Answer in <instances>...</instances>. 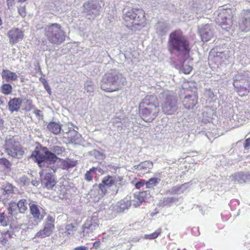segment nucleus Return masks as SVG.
Masks as SVG:
<instances>
[{
	"instance_id": "1",
	"label": "nucleus",
	"mask_w": 250,
	"mask_h": 250,
	"mask_svg": "<svg viewBox=\"0 0 250 250\" xmlns=\"http://www.w3.org/2000/svg\"><path fill=\"white\" fill-rule=\"evenodd\" d=\"M159 112V103L156 95L146 96L139 104V115L146 122H152L158 116Z\"/></svg>"
},
{
	"instance_id": "2",
	"label": "nucleus",
	"mask_w": 250,
	"mask_h": 250,
	"mask_svg": "<svg viewBox=\"0 0 250 250\" xmlns=\"http://www.w3.org/2000/svg\"><path fill=\"white\" fill-rule=\"evenodd\" d=\"M168 50L171 52H176L183 56H188L191 51L190 42L180 30L172 32L168 41Z\"/></svg>"
},
{
	"instance_id": "3",
	"label": "nucleus",
	"mask_w": 250,
	"mask_h": 250,
	"mask_svg": "<svg viewBox=\"0 0 250 250\" xmlns=\"http://www.w3.org/2000/svg\"><path fill=\"white\" fill-rule=\"evenodd\" d=\"M123 19L125 25L131 30L142 28L147 24L146 13L141 8L132 7L129 9L123 14Z\"/></svg>"
},
{
	"instance_id": "4",
	"label": "nucleus",
	"mask_w": 250,
	"mask_h": 250,
	"mask_svg": "<svg viewBox=\"0 0 250 250\" xmlns=\"http://www.w3.org/2000/svg\"><path fill=\"white\" fill-rule=\"evenodd\" d=\"M125 83V79L122 74L107 73L103 78L101 87L106 92H112L119 90Z\"/></svg>"
},
{
	"instance_id": "5",
	"label": "nucleus",
	"mask_w": 250,
	"mask_h": 250,
	"mask_svg": "<svg viewBox=\"0 0 250 250\" xmlns=\"http://www.w3.org/2000/svg\"><path fill=\"white\" fill-rule=\"evenodd\" d=\"M44 35L49 42L60 45L65 40V33L58 23H52L45 28Z\"/></svg>"
},
{
	"instance_id": "6",
	"label": "nucleus",
	"mask_w": 250,
	"mask_h": 250,
	"mask_svg": "<svg viewBox=\"0 0 250 250\" xmlns=\"http://www.w3.org/2000/svg\"><path fill=\"white\" fill-rule=\"evenodd\" d=\"M5 149L8 154L13 157L20 158L24 153L20 142L14 136L6 138Z\"/></svg>"
},
{
	"instance_id": "7",
	"label": "nucleus",
	"mask_w": 250,
	"mask_h": 250,
	"mask_svg": "<svg viewBox=\"0 0 250 250\" xmlns=\"http://www.w3.org/2000/svg\"><path fill=\"white\" fill-rule=\"evenodd\" d=\"M44 152L41 151L36 148L33 151L32 157L35 159V161L38 163L40 167H42L43 164L49 162L50 163H54L57 160V157L55 154L49 151L45 147L43 148Z\"/></svg>"
},
{
	"instance_id": "8",
	"label": "nucleus",
	"mask_w": 250,
	"mask_h": 250,
	"mask_svg": "<svg viewBox=\"0 0 250 250\" xmlns=\"http://www.w3.org/2000/svg\"><path fill=\"white\" fill-rule=\"evenodd\" d=\"M233 13L231 9H222L218 16V21L222 27L229 29L233 24Z\"/></svg>"
},
{
	"instance_id": "9",
	"label": "nucleus",
	"mask_w": 250,
	"mask_h": 250,
	"mask_svg": "<svg viewBox=\"0 0 250 250\" xmlns=\"http://www.w3.org/2000/svg\"><path fill=\"white\" fill-rule=\"evenodd\" d=\"M8 213L12 216H16L19 213H24L27 210V200L25 199L20 200L18 203L10 202L7 208Z\"/></svg>"
},
{
	"instance_id": "10",
	"label": "nucleus",
	"mask_w": 250,
	"mask_h": 250,
	"mask_svg": "<svg viewBox=\"0 0 250 250\" xmlns=\"http://www.w3.org/2000/svg\"><path fill=\"white\" fill-rule=\"evenodd\" d=\"M177 102L176 99L171 96L166 98V101L162 104L163 112L167 115H171L177 110Z\"/></svg>"
},
{
	"instance_id": "11",
	"label": "nucleus",
	"mask_w": 250,
	"mask_h": 250,
	"mask_svg": "<svg viewBox=\"0 0 250 250\" xmlns=\"http://www.w3.org/2000/svg\"><path fill=\"white\" fill-rule=\"evenodd\" d=\"M239 30L247 32L250 30V9L244 11L238 22Z\"/></svg>"
},
{
	"instance_id": "12",
	"label": "nucleus",
	"mask_w": 250,
	"mask_h": 250,
	"mask_svg": "<svg viewBox=\"0 0 250 250\" xmlns=\"http://www.w3.org/2000/svg\"><path fill=\"white\" fill-rule=\"evenodd\" d=\"M10 42L16 44L21 41L24 38L23 32L18 28H13L7 33Z\"/></svg>"
},
{
	"instance_id": "13",
	"label": "nucleus",
	"mask_w": 250,
	"mask_h": 250,
	"mask_svg": "<svg viewBox=\"0 0 250 250\" xmlns=\"http://www.w3.org/2000/svg\"><path fill=\"white\" fill-rule=\"evenodd\" d=\"M201 40L204 42L210 41L213 37V33L208 25H205L199 30Z\"/></svg>"
},
{
	"instance_id": "14",
	"label": "nucleus",
	"mask_w": 250,
	"mask_h": 250,
	"mask_svg": "<svg viewBox=\"0 0 250 250\" xmlns=\"http://www.w3.org/2000/svg\"><path fill=\"white\" fill-rule=\"evenodd\" d=\"M198 103V96L195 94L187 95L183 100L185 107L188 109L193 108Z\"/></svg>"
},
{
	"instance_id": "15",
	"label": "nucleus",
	"mask_w": 250,
	"mask_h": 250,
	"mask_svg": "<svg viewBox=\"0 0 250 250\" xmlns=\"http://www.w3.org/2000/svg\"><path fill=\"white\" fill-rule=\"evenodd\" d=\"M42 183L45 188L52 189L57 183L55 176L51 173H47L42 179Z\"/></svg>"
},
{
	"instance_id": "16",
	"label": "nucleus",
	"mask_w": 250,
	"mask_h": 250,
	"mask_svg": "<svg viewBox=\"0 0 250 250\" xmlns=\"http://www.w3.org/2000/svg\"><path fill=\"white\" fill-rule=\"evenodd\" d=\"M30 212L34 219L36 220L41 221L43 220L45 213H42L40 210V207L34 203L29 204Z\"/></svg>"
},
{
	"instance_id": "17",
	"label": "nucleus",
	"mask_w": 250,
	"mask_h": 250,
	"mask_svg": "<svg viewBox=\"0 0 250 250\" xmlns=\"http://www.w3.org/2000/svg\"><path fill=\"white\" fill-rule=\"evenodd\" d=\"M22 100L20 98H14L11 99L8 103L9 110L11 113L18 112L21 108Z\"/></svg>"
},
{
	"instance_id": "18",
	"label": "nucleus",
	"mask_w": 250,
	"mask_h": 250,
	"mask_svg": "<svg viewBox=\"0 0 250 250\" xmlns=\"http://www.w3.org/2000/svg\"><path fill=\"white\" fill-rule=\"evenodd\" d=\"M123 180V177L121 176L116 177V176L107 175L103 178L102 182L110 188L115 185L116 182H122Z\"/></svg>"
},
{
	"instance_id": "19",
	"label": "nucleus",
	"mask_w": 250,
	"mask_h": 250,
	"mask_svg": "<svg viewBox=\"0 0 250 250\" xmlns=\"http://www.w3.org/2000/svg\"><path fill=\"white\" fill-rule=\"evenodd\" d=\"M57 160L59 161L60 167L62 169H68L69 168L74 167L77 165V161L69 158L63 159L57 157Z\"/></svg>"
},
{
	"instance_id": "20",
	"label": "nucleus",
	"mask_w": 250,
	"mask_h": 250,
	"mask_svg": "<svg viewBox=\"0 0 250 250\" xmlns=\"http://www.w3.org/2000/svg\"><path fill=\"white\" fill-rule=\"evenodd\" d=\"M131 205V201L127 199H124L118 202L116 205L115 210L117 212L121 213L127 210Z\"/></svg>"
},
{
	"instance_id": "21",
	"label": "nucleus",
	"mask_w": 250,
	"mask_h": 250,
	"mask_svg": "<svg viewBox=\"0 0 250 250\" xmlns=\"http://www.w3.org/2000/svg\"><path fill=\"white\" fill-rule=\"evenodd\" d=\"M1 77L7 82H10L17 80L18 76L15 72H11L7 69H4L1 73Z\"/></svg>"
},
{
	"instance_id": "22",
	"label": "nucleus",
	"mask_w": 250,
	"mask_h": 250,
	"mask_svg": "<svg viewBox=\"0 0 250 250\" xmlns=\"http://www.w3.org/2000/svg\"><path fill=\"white\" fill-rule=\"evenodd\" d=\"M3 191L2 194L5 195H11L14 193V187L11 184L6 183L2 186L1 189L0 190ZM2 198L1 195H0V200Z\"/></svg>"
},
{
	"instance_id": "23",
	"label": "nucleus",
	"mask_w": 250,
	"mask_h": 250,
	"mask_svg": "<svg viewBox=\"0 0 250 250\" xmlns=\"http://www.w3.org/2000/svg\"><path fill=\"white\" fill-rule=\"evenodd\" d=\"M53 231L54 230L50 229L49 228H47L43 226V229L39 230L36 233V236L38 238H45L51 235Z\"/></svg>"
},
{
	"instance_id": "24",
	"label": "nucleus",
	"mask_w": 250,
	"mask_h": 250,
	"mask_svg": "<svg viewBox=\"0 0 250 250\" xmlns=\"http://www.w3.org/2000/svg\"><path fill=\"white\" fill-rule=\"evenodd\" d=\"M14 233L13 231H7L1 234V236L0 238V244L2 245H5L8 240L13 237Z\"/></svg>"
},
{
	"instance_id": "25",
	"label": "nucleus",
	"mask_w": 250,
	"mask_h": 250,
	"mask_svg": "<svg viewBox=\"0 0 250 250\" xmlns=\"http://www.w3.org/2000/svg\"><path fill=\"white\" fill-rule=\"evenodd\" d=\"M145 192H140L138 194L135 195V199L133 200L135 203H133V206L135 207L139 206L145 201Z\"/></svg>"
},
{
	"instance_id": "26",
	"label": "nucleus",
	"mask_w": 250,
	"mask_h": 250,
	"mask_svg": "<svg viewBox=\"0 0 250 250\" xmlns=\"http://www.w3.org/2000/svg\"><path fill=\"white\" fill-rule=\"evenodd\" d=\"M47 128L50 132L55 134H59L61 129L60 125L55 122L50 123L47 125Z\"/></svg>"
},
{
	"instance_id": "27",
	"label": "nucleus",
	"mask_w": 250,
	"mask_h": 250,
	"mask_svg": "<svg viewBox=\"0 0 250 250\" xmlns=\"http://www.w3.org/2000/svg\"><path fill=\"white\" fill-rule=\"evenodd\" d=\"M55 217L52 216L50 215H49L47 216V218H46L44 223V226L49 228L50 229L54 230L55 227Z\"/></svg>"
},
{
	"instance_id": "28",
	"label": "nucleus",
	"mask_w": 250,
	"mask_h": 250,
	"mask_svg": "<svg viewBox=\"0 0 250 250\" xmlns=\"http://www.w3.org/2000/svg\"><path fill=\"white\" fill-rule=\"evenodd\" d=\"M11 163L5 158H0V168L3 170H10Z\"/></svg>"
},
{
	"instance_id": "29",
	"label": "nucleus",
	"mask_w": 250,
	"mask_h": 250,
	"mask_svg": "<svg viewBox=\"0 0 250 250\" xmlns=\"http://www.w3.org/2000/svg\"><path fill=\"white\" fill-rule=\"evenodd\" d=\"M11 219L4 212L0 213V224L3 227L7 226L10 222Z\"/></svg>"
},
{
	"instance_id": "30",
	"label": "nucleus",
	"mask_w": 250,
	"mask_h": 250,
	"mask_svg": "<svg viewBox=\"0 0 250 250\" xmlns=\"http://www.w3.org/2000/svg\"><path fill=\"white\" fill-rule=\"evenodd\" d=\"M97 169V167H92L87 171L84 175L85 179L88 182L91 181L93 178V173L95 174Z\"/></svg>"
},
{
	"instance_id": "31",
	"label": "nucleus",
	"mask_w": 250,
	"mask_h": 250,
	"mask_svg": "<svg viewBox=\"0 0 250 250\" xmlns=\"http://www.w3.org/2000/svg\"><path fill=\"white\" fill-rule=\"evenodd\" d=\"M160 179L157 178H151L148 181L146 182V188H150L155 187L159 183Z\"/></svg>"
},
{
	"instance_id": "32",
	"label": "nucleus",
	"mask_w": 250,
	"mask_h": 250,
	"mask_svg": "<svg viewBox=\"0 0 250 250\" xmlns=\"http://www.w3.org/2000/svg\"><path fill=\"white\" fill-rule=\"evenodd\" d=\"M1 92L4 95H9L12 91V86L10 84L5 83L1 87Z\"/></svg>"
},
{
	"instance_id": "33",
	"label": "nucleus",
	"mask_w": 250,
	"mask_h": 250,
	"mask_svg": "<svg viewBox=\"0 0 250 250\" xmlns=\"http://www.w3.org/2000/svg\"><path fill=\"white\" fill-rule=\"evenodd\" d=\"M162 233V229L159 228L157 229L154 232L149 234H146L145 235V238L146 239H154L156 238L159 235H160Z\"/></svg>"
},
{
	"instance_id": "34",
	"label": "nucleus",
	"mask_w": 250,
	"mask_h": 250,
	"mask_svg": "<svg viewBox=\"0 0 250 250\" xmlns=\"http://www.w3.org/2000/svg\"><path fill=\"white\" fill-rule=\"evenodd\" d=\"M137 181V178H134L132 181V184H135V187L137 189H140L142 187H143L145 184L146 185L145 181L143 179H140L138 182L135 183V182Z\"/></svg>"
},
{
	"instance_id": "35",
	"label": "nucleus",
	"mask_w": 250,
	"mask_h": 250,
	"mask_svg": "<svg viewBox=\"0 0 250 250\" xmlns=\"http://www.w3.org/2000/svg\"><path fill=\"white\" fill-rule=\"evenodd\" d=\"M192 69V66L188 64L184 65L182 68L183 72L185 74H189Z\"/></svg>"
},
{
	"instance_id": "36",
	"label": "nucleus",
	"mask_w": 250,
	"mask_h": 250,
	"mask_svg": "<svg viewBox=\"0 0 250 250\" xmlns=\"http://www.w3.org/2000/svg\"><path fill=\"white\" fill-rule=\"evenodd\" d=\"M108 186H106L103 183H101L99 185V189L101 190L102 193L103 195H105L107 192V188H108Z\"/></svg>"
},
{
	"instance_id": "37",
	"label": "nucleus",
	"mask_w": 250,
	"mask_h": 250,
	"mask_svg": "<svg viewBox=\"0 0 250 250\" xmlns=\"http://www.w3.org/2000/svg\"><path fill=\"white\" fill-rule=\"evenodd\" d=\"M66 231L68 234H70L73 231L76 230L75 226L72 224H67L65 227Z\"/></svg>"
},
{
	"instance_id": "38",
	"label": "nucleus",
	"mask_w": 250,
	"mask_h": 250,
	"mask_svg": "<svg viewBox=\"0 0 250 250\" xmlns=\"http://www.w3.org/2000/svg\"><path fill=\"white\" fill-rule=\"evenodd\" d=\"M19 14L23 18L26 16L25 6H20L18 8Z\"/></svg>"
},
{
	"instance_id": "39",
	"label": "nucleus",
	"mask_w": 250,
	"mask_h": 250,
	"mask_svg": "<svg viewBox=\"0 0 250 250\" xmlns=\"http://www.w3.org/2000/svg\"><path fill=\"white\" fill-rule=\"evenodd\" d=\"M244 147L245 149H249L250 148V138H249L245 140Z\"/></svg>"
},
{
	"instance_id": "40",
	"label": "nucleus",
	"mask_w": 250,
	"mask_h": 250,
	"mask_svg": "<svg viewBox=\"0 0 250 250\" xmlns=\"http://www.w3.org/2000/svg\"><path fill=\"white\" fill-rule=\"evenodd\" d=\"M101 245V242L100 241H95L92 246V249L97 250L98 249Z\"/></svg>"
},
{
	"instance_id": "41",
	"label": "nucleus",
	"mask_w": 250,
	"mask_h": 250,
	"mask_svg": "<svg viewBox=\"0 0 250 250\" xmlns=\"http://www.w3.org/2000/svg\"><path fill=\"white\" fill-rule=\"evenodd\" d=\"M27 103L29 104V108L28 109V110H30L33 108H34L35 106L32 104V100H27Z\"/></svg>"
},
{
	"instance_id": "42",
	"label": "nucleus",
	"mask_w": 250,
	"mask_h": 250,
	"mask_svg": "<svg viewBox=\"0 0 250 250\" xmlns=\"http://www.w3.org/2000/svg\"><path fill=\"white\" fill-rule=\"evenodd\" d=\"M74 250H88V248L85 246H82L75 248Z\"/></svg>"
},
{
	"instance_id": "43",
	"label": "nucleus",
	"mask_w": 250,
	"mask_h": 250,
	"mask_svg": "<svg viewBox=\"0 0 250 250\" xmlns=\"http://www.w3.org/2000/svg\"><path fill=\"white\" fill-rule=\"evenodd\" d=\"M6 1L8 8H9L10 7L12 6L15 3L14 0H7Z\"/></svg>"
},
{
	"instance_id": "44",
	"label": "nucleus",
	"mask_w": 250,
	"mask_h": 250,
	"mask_svg": "<svg viewBox=\"0 0 250 250\" xmlns=\"http://www.w3.org/2000/svg\"><path fill=\"white\" fill-rule=\"evenodd\" d=\"M44 88H45V90L48 92V93L49 94H50L51 92V89H50L49 86L48 85V84L47 83H44Z\"/></svg>"
},
{
	"instance_id": "45",
	"label": "nucleus",
	"mask_w": 250,
	"mask_h": 250,
	"mask_svg": "<svg viewBox=\"0 0 250 250\" xmlns=\"http://www.w3.org/2000/svg\"><path fill=\"white\" fill-rule=\"evenodd\" d=\"M41 112V111L39 109H35L34 111L35 114L37 116H39L40 115Z\"/></svg>"
},
{
	"instance_id": "46",
	"label": "nucleus",
	"mask_w": 250,
	"mask_h": 250,
	"mask_svg": "<svg viewBox=\"0 0 250 250\" xmlns=\"http://www.w3.org/2000/svg\"><path fill=\"white\" fill-rule=\"evenodd\" d=\"M86 224H85L84 226H83V231H85V229H90V228L92 227V224H89L88 225V227H86Z\"/></svg>"
},
{
	"instance_id": "47",
	"label": "nucleus",
	"mask_w": 250,
	"mask_h": 250,
	"mask_svg": "<svg viewBox=\"0 0 250 250\" xmlns=\"http://www.w3.org/2000/svg\"><path fill=\"white\" fill-rule=\"evenodd\" d=\"M54 150L55 152H57L59 150H60L61 151H62V149L59 146H55V147H54Z\"/></svg>"
},
{
	"instance_id": "48",
	"label": "nucleus",
	"mask_w": 250,
	"mask_h": 250,
	"mask_svg": "<svg viewBox=\"0 0 250 250\" xmlns=\"http://www.w3.org/2000/svg\"><path fill=\"white\" fill-rule=\"evenodd\" d=\"M174 201V198H173V197L167 198V201L168 202H172Z\"/></svg>"
},
{
	"instance_id": "49",
	"label": "nucleus",
	"mask_w": 250,
	"mask_h": 250,
	"mask_svg": "<svg viewBox=\"0 0 250 250\" xmlns=\"http://www.w3.org/2000/svg\"><path fill=\"white\" fill-rule=\"evenodd\" d=\"M4 124L3 120L0 117V128L2 127Z\"/></svg>"
},
{
	"instance_id": "50",
	"label": "nucleus",
	"mask_w": 250,
	"mask_h": 250,
	"mask_svg": "<svg viewBox=\"0 0 250 250\" xmlns=\"http://www.w3.org/2000/svg\"><path fill=\"white\" fill-rule=\"evenodd\" d=\"M90 87L91 89H86V90H87V92H89V91H92V90H93V88H92V85H90H90H87V87Z\"/></svg>"
},
{
	"instance_id": "51",
	"label": "nucleus",
	"mask_w": 250,
	"mask_h": 250,
	"mask_svg": "<svg viewBox=\"0 0 250 250\" xmlns=\"http://www.w3.org/2000/svg\"><path fill=\"white\" fill-rule=\"evenodd\" d=\"M2 24V21L1 19V18L0 17V26H1Z\"/></svg>"
},
{
	"instance_id": "52",
	"label": "nucleus",
	"mask_w": 250,
	"mask_h": 250,
	"mask_svg": "<svg viewBox=\"0 0 250 250\" xmlns=\"http://www.w3.org/2000/svg\"><path fill=\"white\" fill-rule=\"evenodd\" d=\"M181 188V186H179V187L176 188L178 190H179Z\"/></svg>"
},
{
	"instance_id": "53",
	"label": "nucleus",
	"mask_w": 250,
	"mask_h": 250,
	"mask_svg": "<svg viewBox=\"0 0 250 250\" xmlns=\"http://www.w3.org/2000/svg\"><path fill=\"white\" fill-rule=\"evenodd\" d=\"M18 1L20 2H21V1H25V0H18Z\"/></svg>"
},
{
	"instance_id": "54",
	"label": "nucleus",
	"mask_w": 250,
	"mask_h": 250,
	"mask_svg": "<svg viewBox=\"0 0 250 250\" xmlns=\"http://www.w3.org/2000/svg\"><path fill=\"white\" fill-rule=\"evenodd\" d=\"M146 163L147 164H150L151 165H152V164L151 163H150L149 162H146Z\"/></svg>"
},
{
	"instance_id": "55",
	"label": "nucleus",
	"mask_w": 250,
	"mask_h": 250,
	"mask_svg": "<svg viewBox=\"0 0 250 250\" xmlns=\"http://www.w3.org/2000/svg\"><path fill=\"white\" fill-rule=\"evenodd\" d=\"M207 250H212L210 249H208Z\"/></svg>"
}]
</instances>
